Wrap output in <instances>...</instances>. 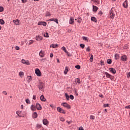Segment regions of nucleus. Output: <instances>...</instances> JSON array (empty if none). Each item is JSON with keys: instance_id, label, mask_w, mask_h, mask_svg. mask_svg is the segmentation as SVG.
Masks as SVG:
<instances>
[{"instance_id": "f257e3e1", "label": "nucleus", "mask_w": 130, "mask_h": 130, "mask_svg": "<svg viewBox=\"0 0 130 130\" xmlns=\"http://www.w3.org/2000/svg\"><path fill=\"white\" fill-rule=\"evenodd\" d=\"M109 17L112 19H114V17H115V11H114V9L113 8H112L111 9V11L109 14Z\"/></svg>"}, {"instance_id": "f03ea898", "label": "nucleus", "mask_w": 130, "mask_h": 130, "mask_svg": "<svg viewBox=\"0 0 130 130\" xmlns=\"http://www.w3.org/2000/svg\"><path fill=\"white\" fill-rule=\"evenodd\" d=\"M61 105L62 106H63V107L67 108V109H71V106H70V105L68 104L67 103H62Z\"/></svg>"}, {"instance_id": "7ed1b4c3", "label": "nucleus", "mask_w": 130, "mask_h": 130, "mask_svg": "<svg viewBox=\"0 0 130 130\" xmlns=\"http://www.w3.org/2000/svg\"><path fill=\"white\" fill-rule=\"evenodd\" d=\"M44 83L41 82L39 84L38 88L40 90L42 91L43 90V88H44Z\"/></svg>"}, {"instance_id": "20e7f679", "label": "nucleus", "mask_w": 130, "mask_h": 130, "mask_svg": "<svg viewBox=\"0 0 130 130\" xmlns=\"http://www.w3.org/2000/svg\"><path fill=\"white\" fill-rule=\"evenodd\" d=\"M35 73L38 77L41 76V72H40V70H39V69H36L35 70Z\"/></svg>"}, {"instance_id": "39448f33", "label": "nucleus", "mask_w": 130, "mask_h": 130, "mask_svg": "<svg viewBox=\"0 0 130 130\" xmlns=\"http://www.w3.org/2000/svg\"><path fill=\"white\" fill-rule=\"evenodd\" d=\"M36 108H37V109L38 110H41V109H42V107H41V105L39 103H37L36 105Z\"/></svg>"}, {"instance_id": "423d86ee", "label": "nucleus", "mask_w": 130, "mask_h": 130, "mask_svg": "<svg viewBox=\"0 0 130 130\" xmlns=\"http://www.w3.org/2000/svg\"><path fill=\"white\" fill-rule=\"evenodd\" d=\"M121 60L122 61H126L127 60V56L125 55L121 56Z\"/></svg>"}, {"instance_id": "0eeeda50", "label": "nucleus", "mask_w": 130, "mask_h": 130, "mask_svg": "<svg viewBox=\"0 0 130 130\" xmlns=\"http://www.w3.org/2000/svg\"><path fill=\"white\" fill-rule=\"evenodd\" d=\"M38 25L44 26L45 27L46 26V25H47V23H46V22L44 21H40L38 22Z\"/></svg>"}, {"instance_id": "6e6552de", "label": "nucleus", "mask_w": 130, "mask_h": 130, "mask_svg": "<svg viewBox=\"0 0 130 130\" xmlns=\"http://www.w3.org/2000/svg\"><path fill=\"white\" fill-rule=\"evenodd\" d=\"M22 63H23L24 64H26L27 66H29L30 64V62L28 60H25V59H22L21 60Z\"/></svg>"}, {"instance_id": "1a4fd4ad", "label": "nucleus", "mask_w": 130, "mask_h": 130, "mask_svg": "<svg viewBox=\"0 0 130 130\" xmlns=\"http://www.w3.org/2000/svg\"><path fill=\"white\" fill-rule=\"evenodd\" d=\"M69 24H71L72 25H74V24H75V21L73 17H70L69 20Z\"/></svg>"}, {"instance_id": "9d476101", "label": "nucleus", "mask_w": 130, "mask_h": 130, "mask_svg": "<svg viewBox=\"0 0 130 130\" xmlns=\"http://www.w3.org/2000/svg\"><path fill=\"white\" fill-rule=\"evenodd\" d=\"M39 55L41 57H44V55H45V52L44 51L41 50L39 53Z\"/></svg>"}, {"instance_id": "9b49d317", "label": "nucleus", "mask_w": 130, "mask_h": 130, "mask_svg": "<svg viewBox=\"0 0 130 130\" xmlns=\"http://www.w3.org/2000/svg\"><path fill=\"white\" fill-rule=\"evenodd\" d=\"M13 22L15 25H19L20 24H21V22H20V21L18 19L13 20Z\"/></svg>"}, {"instance_id": "f8f14e48", "label": "nucleus", "mask_w": 130, "mask_h": 130, "mask_svg": "<svg viewBox=\"0 0 130 130\" xmlns=\"http://www.w3.org/2000/svg\"><path fill=\"white\" fill-rule=\"evenodd\" d=\"M43 123L44 124V125H48L49 122H48V120H47L46 119H44L43 120Z\"/></svg>"}, {"instance_id": "ddd939ff", "label": "nucleus", "mask_w": 130, "mask_h": 130, "mask_svg": "<svg viewBox=\"0 0 130 130\" xmlns=\"http://www.w3.org/2000/svg\"><path fill=\"white\" fill-rule=\"evenodd\" d=\"M49 21H50L51 22L53 21V22H55L56 24H58V19H57V18L50 19Z\"/></svg>"}, {"instance_id": "4468645a", "label": "nucleus", "mask_w": 130, "mask_h": 130, "mask_svg": "<svg viewBox=\"0 0 130 130\" xmlns=\"http://www.w3.org/2000/svg\"><path fill=\"white\" fill-rule=\"evenodd\" d=\"M26 81L28 83H30V82L32 81V77L30 76H27L26 78Z\"/></svg>"}, {"instance_id": "2eb2a0df", "label": "nucleus", "mask_w": 130, "mask_h": 130, "mask_svg": "<svg viewBox=\"0 0 130 130\" xmlns=\"http://www.w3.org/2000/svg\"><path fill=\"white\" fill-rule=\"evenodd\" d=\"M36 40H37V41H41V40H42V37L40 36H36Z\"/></svg>"}, {"instance_id": "dca6fc26", "label": "nucleus", "mask_w": 130, "mask_h": 130, "mask_svg": "<svg viewBox=\"0 0 130 130\" xmlns=\"http://www.w3.org/2000/svg\"><path fill=\"white\" fill-rule=\"evenodd\" d=\"M30 109L32 111H36V106L34 105H32L30 106Z\"/></svg>"}, {"instance_id": "f3484780", "label": "nucleus", "mask_w": 130, "mask_h": 130, "mask_svg": "<svg viewBox=\"0 0 130 130\" xmlns=\"http://www.w3.org/2000/svg\"><path fill=\"white\" fill-rule=\"evenodd\" d=\"M123 7H124V8H127L128 7V4H127V1L126 0L123 3Z\"/></svg>"}, {"instance_id": "a211bd4d", "label": "nucleus", "mask_w": 130, "mask_h": 130, "mask_svg": "<svg viewBox=\"0 0 130 130\" xmlns=\"http://www.w3.org/2000/svg\"><path fill=\"white\" fill-rule=\"evenodd\" d=\"M109 71L111 72V73H112V74H116V70L113 68H110Z\"/></svg>"}, {"instance_id": "6ab92c4d", "label": "nucleus", "mask_w": 130, "mask_h": 130, "mask_svg": "<svg viewBox=\"0 0 130 130\" xmlns=\"http://www.w3.org/2000/svg\"><path fill=\"white\" fill-rule=\"evenodd\" d=\"M105 75H106V78H108L109 79H111V77H112V76H111V75L109 74L108 73H107V72H105Z\"/></svg>"}, {"instance_id": "aec40b11", "label": "nucleus", "mask_w": 130, "mask_h": 130, "mask_svg": "<svg viewBox=\"0 0 130 130\" xmlns=\"http://www.w3.org/2000/svg\"><path fill=\"white\" fill-rule=\"evenodd\" d=\"M92 8H93V12H97V11H98V7H97L96 6L93 5Z\"/></svg>"}, {"instance_id": "412c9836", "label": "nucleus", "mask_w": 130, "mask_h": 130, "mask_svg": "<svg viewBox=\"0 0 130 130\" xmlns=\"http://www.w3.org/2000/svg\"><path fill=\"white\" fill-rule=\"evenodd\" d=\"M68 72H69V67H66L65 68V70L64 71V74L65 75H67L68 74Z\"/></svg>"}, {"instance_id": "4be33fe9", "label": "nucleus", "mask_w": 130, "mask_h": 130, "mask_svg": "<svg viewBox=\"0 0 130 130\" xmlns=\"http://www.w3.org/2000/svg\"><path fill=\"white\" fill-rule=\"evenodd\" d=\"M40 100H41V101H43L44 102H45V101L46 100V99H45V98H44V95H42L40 96Z\"/></svg>"}, {"instance_id": "5701e85b", "label": "nucleus", "mask_w": 130, "mask_h": 130, "mask_svg": "<svg viewBox=\"0 0 130 130\" xmlns=\"http://www.w3.org/2000/svg\"><path fill=\"white\" fill-rule=\"evenodd\" d=\"M37 116H38V115H37V112H34L32 114V117H33V118H37Z\"/></svg>"}, {"instance_id": "b1692460", "label": "nucleus", "mask_w": 130, "mask_h": 130, "mask_svg": "<svg viewBox=\"0 0 130 130\" xmlns=\"http://www.w3.org/2000/svg\"><path fill=\"white\" fill-rule=\"evenodd\" d=\"M58 47V44H52L50 45V47H52L53 48H55Z\"/></svg>"}, {"instance_id": "393cba45", "label": "nucleus", "mask_w": 130, "mask_h": 130, "mask_svg": "<svg viewBox=\"0 0 130 130\" xmlns=\"http://www.w3.org/2000/svg\"><path fill=\"white\" fill-rule=\"evenodd\" d=\"M91 21H92V22H95L96 23V22H97V19H96V18L94 17H92L91 18Z\"/></svg>"}, {"instance_id": "a878e982", "label": "nucleus", "mask_w": 130, "mask_h": 130, "mask_svg": "<svg viewBox=\"0 0 130 130\" xmlns=\"http://www.w3.org/2000/svg\"><path fill=\"white\" fill-rule=\"evenodd\" d=\"M62 50H63V51L66 53H69V52H68V51L67 50V49L64 47H62L61 48Z\"/></svg>"}, {"instance_id": "bb28decb", "label": "nucleus", "mask_w": 130, "mask_h": 130, "mask_svg": "<svg viewBox=\"0 0 130 130\" xmlns=\"http://www.w3.org/2000/svg\"><path fill=\"white\" fill-rule=\"evenodd\" d=\"M82 39H83V40H84V41H87V42H88V41L89 40L87 37H82Z\"/></svg>"}, {"instance_id": "cd10ccee", "label": "nucleus", "mask_w": 130, "mask_h": 130, "mask_svg": "<svg viewBox=\"0 0 130 130\" xmlns=\"http://www.w3.org/2000/svg\"><path fill=\"white\" fill-rule=\"evenodd\" d=\"M107 63H108V64H111L112 62V60H111V59H108L107 61Z\"/></svg>"}, {"instance_id": "c85d7f7f", "label": "nucleus", "mask_w": 130, "mask_h": 130, "mask_svg": "<svg viewBox=\"0 0 130 130\" xmlns=\"http://www.w3.org/2000/svg\"><path fill=\"white\" fill-rule=\"evenodd\" d=\"M93 58H94V56H93V55H90V58L89 59L90 62H93Z\"/></svg>"}, {"instance_id": "c756f323", "label": "nucleus", "mask_w": 130, "mask_h": 130, "mask_svg": "<svg viewBox=\"0 0 130 130\" xmlns=\"http://www.w3.org/2000/svg\"><path fill=\"white\" fill-rule=\"evenodd\" d=\"M19 76H20L21 78H22L23 76H24V72H19Z\"/></svg>"}, {"instance_id": "7c9ffc66", "label": "nucleus", "mask_w": 130, "mask_h": 130, "mask_svg": "<svg viewBox=\"0 0 130 130\" xmlns=\"http://www.w3.org/2000/svg\"><path fill=\"white\" fill-rule=\"evenodd\" d=\"M65 96L66 97L67 100L69 101L70 100V96L68 95V93H65Z\"/></svg>"}, {"instance_id": "2f4dec72", "label": "nucleus", "mask_w": 130, "mask_h": 130, "mask_svg": "<svg viewBox=\"0 0 130 130\" xmlns=\"http://www.w3.org/2000/svg\"><path fill=\"white\" fill-rule=\"evenodd\" d=\"M118 58H119V55H118V54H115V59L117 60V59H118Z\"/></svg>"}, {"instance_id": "473e14b6", "label": "nucleus", "mask_w": 130, "mask_h": 130, "mask_svg": "<svg viewBox=\"0 0 130 130\" xmlns=\"http://www.w3.org/2000/svg\"><path fill=\"white\" fill-rule=\"evenodd\" d=\"M91 1L94 3H96V4H98V5L100 4V2H99V0H91Z\"/></svg>"}, {"instance_id": "72a5a7b5", "label": "nucleus", "mask_w": 130, "mask_h": 130, "mask_svg": "<svg viewBox=\"0 0 130 130\" xmlns=\"http://www.w3.org/2000/svg\"><path fill=\"white\" fill-rule=\"evenodd\" d=\"M42 125L41 124H37L36 125L37 128H41L42 127Z\"/></svg>"}, {"instance_id": "f704fd0d", "label": "nucleus", "mask_w": 130, "mask_h": 130, "mask_svg": "<svg viewBox=\"0 0 130 130\" xmlns=\"http://www.w3.org/2000/svg\"><path fill=\"white\" fill-rule=\"evenodd\" d=\"M0 24H1V25H4L5 21H4L3 19H0Z\"/></svg>"}, {"instance_id": "c9c22d12", "label": "nucleus", "mask_w": 130, "mask_h": 130, "mask_svg": "<svg viewBox=\"0 0 130 130\" xmlns=\"http://www.w3.org/2000/svg\"><path fill=\"white\" fill-rule=\"evenodd\" d=\"M82 18L79 17L77 22H78V23H81V22H82Z\"/></svg>"}, {"instance_id": "e433bc0d", "label": "nucleus", "mask_w": 130, "mask_h": 130, "mask_svg": "<svg viewBox=\"0 0 130 130\" xmlns=\"http://www.w3.org/2000/svg\"><path fill=\"white\" fill-rule=\"evenodd\" d=\"M25 102L27 104H30V103H31V102H30V100H29V99H26Z\"/></svg>"}, {"instance_id": "4c0bfd02", "label": "nucleus", "mask_w": 130, "mask_h": 130, "mask_svg": "<svg viewBox=\"0 0 130 130\" xmlns=\"http://www.w3.org/2000/svg\"><path fill=\"white\" fill-rule=\"evenodd\" d=\"M22 112L20 111H16V114H17V115L18 116H20V114H21Z\"/></svg>"}, {"instance_id": "58836bf2", "label": "nucleus", "mask_w": 130, "mask_h": 130, "mask_svg": "<svg viewBox=\"0 0 130 130\" xmlns=\"http://www.w3.org/2000/svg\"><path fill=\"white\" fill-rule=\"evenodd\" d=\"M51 15L50 14V13H49V12H47L45 15L46 17H49Z\"/></svg>"}, {"instance_id": "ea45409f", "label": "nucleus", "mask_w": 130, "mask_h": 130, "mask_svg": "<svg viewBox=\"0 0 130 130\" xmlns=\"http://www.w3.org/2000/svg\"><path fill=\"white\" fill-rule=\"evenodd\" d=\"M75 68L77 69V70H80V69H81V66H80V65L75 66Z\"/></svg>"}, {"instance_id": "a19ab883", "label": "nucleus", "mask_w": 130, "mask_h": 130, "mask_svg": "<svg viewBox=\"0 0 130 130\" xmlns=\"http://www.w3.org/2000/svg\"><path fill=\"white\" fill-rule=\"evenodd\" d=\"M90 119H93V120L95 119V117L94 116V115H91L90 116Z\"/></svg>"}, {"instance_id": "79ce46f5", "label": "nucleus", "mask_w": 130, "mask_h": 130, "mask_svg": "<svg viewBox=\"0 0 130 130\" xmlns=\"http://www.w3.org/2000/svg\"><path fill=\"white\" fill-rule=\"evenodd\" d=\"M34 42V41L30 40L29 43H28V45H31V44H33Z\"/></svg>"}, {"instance_id": "37998d69", "label": "nucleus", "mask_w": 130, "mask_h": 130, "mask_svg": "<svg viewBox=\"0 0 130 130\" xmlns=\"http://www.w3.org/2000/svg\"><path fill=\"white\" fill-rule=\"evenodd\" d=\"M62 110V109L60 108V107L57 108V111H58V112H60Z\"/></svg>"}, {"instance_id": "c03bdc74", "label": "nucleus", "mask_w": 130, "mask_h": 130, "mask_svg": "<svg viewBox=\"0 0 130 130\" xmlns=\"http://www.w3.org/2000/svg\"><path fill=\"white\" fill-rule=\"evenodd\" d=\"M76 82H77V83H78L79 84V83H80L81 81L80 80V79L77 78L76 79Z\"/></svg>"}, {"instance_id": "a18cd8bd", "label": "nucleus", "mask_w": 130, "mask_h": 130, "mask_svg": "<svg viewBox=\"0 0 130 130\" xmlns=\"http://www.w3.org/2000/svg\"><path fill=\"white\" fill-rule=\"evenodd\" d=\"M60 113H63V114H66V111L63 110V109H62L61 110V112H60Z\"/></svg>"}, {"instance_id": "49530a36", "label": "nucleus", "mask_w": 130, "mask_h": 130, "mask_svg": "<svg viewBox=\"0 0 130 130\" xmlns=\"http://www.w3.org/2000/svg\"><path fill=\"white\" fill-rule=\"evenodd\" d=\"M0 12H4V7H0Z\"/></svg>"}, {"instance_id": "de8ad7c7", "label": "nucleus", "mask_w": 130, "mask_h": 130, "mask_svg": "<svg viewBox=\"0 0 130 130\" xmlns=\"http://www.w3.org/2000/svg\"><path fill=\"white\" fill-rule=\"evenodd\" d=\"M70 99H71V100H74V95L71 94L70 96Z\"/></svg>"}, {"instance_id": "09e8293b", "label": "nucleus", "mask_w": 130, "mask_h": 130, "mask_svg": "<svg viewBox=\"0 0 130 130\" xmlns=\"http://www.w3.org/2000/svg\"><path fill=\"white\" fill-rule=\"evenodd\" d=\"M80 46L81 47V48H85V45L84 44H80Z\"/></svg>"}, {"instance_id": "8fccbe9b", "label": "nucleus", "mask_w": 130, "mask_h": 130, "mask_svg": "<svg viewBox=\"0 0 130 130\" xmlns=\"http://www.w3.org/2000/svg\"><path fill=\"white\" fill-rule=\"evenodd\" d=\"M44 37H46V38H48L49 36H48V33H46L44 35Z\"/></svg>"}, {"instance_id": "3c124183", "label": "nucleus", "mask_w": 130, "mask_h": 130, "mask_svg": "<svg viewBox=\"0 0 130 130\" xmlns=\"http://www.w3.org/2000/svg\"><path fill=\"white\" fill-rule=\"evenodd\" d=\"M15 49L16 50H20V47H19L18 46H15Z\"/></svg>"}, {"instance_id": "603ef678", "label": "nucleus", "mask_w": 130, "mask_h": 130, "mask_svg": "<svg viewBox=\"0 0 130 130\" xmlns=\"http://www.w3.org/2000/svg\"><path fill=\"white\" fill-rule=\"evenodd\" d=\"M109 106V104H105L104 105V107H108Z\"/></svg>"}, {"instance_id": "864d4df0", "label": "nucleus", "mask_w": 130, "mask_h": 130, "mask_svg": "<svg viewBox=\"0 0 130 130\" xmlns=\"http://www.w3.org/2000/svg\"><path fill=\"white\" fill-rule=\"evenodd\" d=\"M125 108L126 109H130V105L125 106Z\"/></svg>"}, {"instance_id": "5fc2aeb1", "label": "nucleus", "mask_w": 130, "mask_h": 130, "mask_svg": "<svg viewBox=\"0 0 130 130\" xmlns=\"http://www.w3.org/2000/svg\"><path fill=\"white\" fill-rule=\"evenodd\" d=\"M60 121H64V118H63L62 117H60Z\"/></svg>"}, {"instance_id": "6e6d98bb", "label": "nucleus", "mask_w": 130, "mask_h": 130, "mask_svg": "<svg viewBox=\"0 0 130 130\" xmlns=\"http://www.w3.org/2000/svg\"><path fill=\"white\" fill-rule=\"evenodd\" d=\"M3 94H4V95H7L8 93L6 91H3Z\"/></svg>"}, {"instance_id": "4d7b16f0", "label": "nucleus", "mask_w": 130, "mask_h": 130, "mask_svg": "<svg viewBox=\"0 0 130 130\" xmlns=\"http://www.w3.org/2000/svg\"><path fill=\"white\" fill-rule=\"evenodd\" d=\"M21 2L23 4H25V3H27V0H21Z\"/></svg>"}, {"instance_id": "13d9d810", "label": "nucleus", "mask_w": 130, "mask_h": 130, "mask_svg": "<svg viewBox=\"0 0 130 130\" xmlns=\"http://www.w3.org/2000/svg\"><path fill=\"white\" fill-rule=\"evenodd\" d=\"M101 66H104V61L101 60Z\"/></svg>"}, {"instance_id": "bf43d9fd", "label": "nucleus", "mask_w": 130, "mask_h": 130, "mask_svg": "<svg viewBox=\"0 0 130 130\" xmlns=\"http://www.w3.org/2000/svg\"><path fill=\"white\" fill-rule=\"evenodd\" d=\"M127 77L128 78H130V72H129V73H128L127 74Z\"/></svg>"}, {"instance_id": "052dcab7", "label": "nucleus", "mask_w": 130, "mask_h": 130, "mask_svg": "<svg viewBox=\"0 0 130 130\" xmlns=\"http://www.w3.org/2000/svg\"><path fill=\"white\" fill-rule=\"evenodd\" d=\"M86 51H90V47H88L86 49Z\"/></svg>"}, {"instance_id": "680f3d73", "label": "nucleus", "mask_w": 130, "mask_h": 130, "mask_svg": "<svg viewBox=\"0 0 130 130\" xmlns=\"http://www.w3.org/2000/svg\"><path fill=\"white\" fill-rule=\"evenodd\" d=\"M79 130H84V128H83V127L81 126L79 128Z\"/></svg>"}, {"instance_id": "e2e57ef3", "label": "nucleus", "mask_w": 130, "mask_h": 130, "mask_svg": "<svg viewBox=\"0 0 130 130\" xmlns=\"http://www.w3.org/2000/svg\"><path fill=\"white\" fill-rule=\"evenodd\" d=\"M103 14V13L102 12V11L99 12V15H102Z\"/></svg>"}, {"instance_id": "0e129e2a", "label": "nucleus", "mask_w": 130, "mask_h": 130, "mask_svg": "<svg viewBox=\"0 0 130 130\" xmlns=\"http://www.w3.org/2000/svg\"><path fill=\"white\" fill-rule=\"evenodd\" d=\"M34 100H36V95H33Z\"/></svg>"}, {"instance_id": "69168bd1", "label": "nucleus", "mask_w": 130, "mask_h": 130, "mask_svg": "<svg viewBox=\"0 0 130 130\" xmlns=\"http://www.w3.org/2000/svg\"><path fill=\"white\" fill-rule=\"evenodd\" d=\"M50 57H53V54L51 53L50 55Z\"/></svg>"}, {"instance_id": "338daca9", "label": "nucleus", "mask_w": 130, "mask_h": 130, "mask_svg": "<svg viewBox=\"0 0 130 130\" xmlns=\"http://www.w3.org/2000/svg\"><path fill=\"white\" fill-rule=\"evenodd\" d=\"M24 108V106H23V105H21V109H23Z\"/></svg>"}, {"instance_id": "774afa93", "label": "nucleus", "mask_w": 130, "mask_h": 130, "mask_svg": "<svg viewBox=\"0 0 130 130\" xmlns=\"http://www.w3.org/2000/svg\"><path fill=\"white\" fill-rule=\"evenodd\" d=\"M100 97H103V95H102V94H100Z\"/></svg>"}]
</instances>
